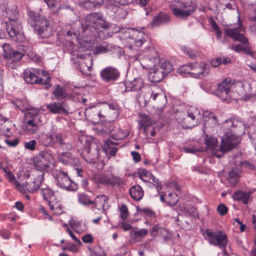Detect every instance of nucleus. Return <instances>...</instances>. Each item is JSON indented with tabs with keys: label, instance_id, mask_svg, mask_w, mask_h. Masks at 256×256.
<instances>
[{
	"label": "nucleus",
	"instance_id": "32",
	"mask_svg": "<svg viewBox=\"0 0 256 256\" xmlns=\"http://www.w3.org/2000/svg\"><path fill=\"white\" fill-rule=\"evenodd\" d=\"M250 193L248 192H244L240 190L234 192L232 198L234 200H241L244 204H246L248 203Z\"/></svg>",
	"mask_w": 256,
	"mask_h": 256
},
{
	"label": "nucleus",
	"instance_id": "18",
	"mask_svg": "<svg viewBox=\"0 0 256 256\" xmlns=\"http://www.w3.org/2000/svg\"><path fill=\"white\" fill-rule=\"evenodd\" d=\"M85 114L90 120L94 122H98L102 118H104L103 115L101 114L100 108L96 106H92L86 108Z\"/></svg>",
	"mask_w": 256,
	"mask_h": 256
},
{
	"label": "nucleus",
	"instance_id": "17",
	"mask_svg": "<svg viewBox=\"0 0 256 256\" xmlns=\"http://www.w3.org/2000/svg\"><path fill=\"white\" fill-rule=\"evenodd\" d=\"M47 109L54 114H67L68 112L67 110L68 106L64 102H53L46 106Z\"/></svg>",
	"mask_w": 256,
	"mask_h": 256
},
{
	"label": "nucleus",
	"instance_id": "23",
	"mask_svg": "<svg viewBox=\"0 0 256 256\" xmlns=\"http://www.w3.org/2000/svg\"><path fill=\"white\" fill-rule=\"evenodd\" d=\"M54 144H56L58 146L63 150H68L72 148L71 144L60 134H56L54 135Z\"/></svg>",
	"mask_w": 256,
	"mask_h": 256
},
{
	"label": "nucleus",
	"instance_id": "60",
	"mask_svg": "<svg viewBox=\"0 0 256 256\" xmlns=\"http://www.w3.org/2000/svg\"><path fill=\"white\" fill-rule=\"evenodd\" d=\"M133 0H114V2L120 6H126L132 3Z\"/></svg>",
	"mask_w": 256,
	"mask_h": 256
},
{
	"label": "nucleus",
	"instance_id": "59",
	"mask_svg": "<svg viewBox=\"0 0 256 256\" xmlns=\"http://www.w3.org/2000/svg\"><path fill=\"white\" fill-rule=\"evenodd\" d=\"M82 240L84 243H92L94 242V238L92 234H86L82 236Z\"/></svg>",
	"mask_w": 256,
	"mask_h": 256
},
{
	"label": "nucleus",
	"instance_id": "26",
	"mask_svg": "<svg viewBox=\"0 0 256 256\" xmlns=\"http://www.w3.org/2000/svg\"><path fill=\"white\" fill-rule=\"evenodd\" d=\"M160 62L159 58L155 56L152 58L145 57L142 60V65L146 69L151 70L158 66Z\"/></svg>",
	"mask_w": 256,
	"mask_h": 256
},
{
	"label": "nucleus",
	"instance_id": "34",
	"mask_svg": "<svg viewBox=\"0 0 256 256\" xmlns=\"http://www.w3.org/2000/svg\"><path fill=\"white\" fill-rule=\"evenodd\" d=\"M204 121L206 122L204 128L206 129L208 127L207 124L212 122L214 124H217V120L213 113L207 110L204 111L203 113Z\"/></svg>",
	"mask_w": 256,
	"mask_h": 256
},
{
	"label": "nucleus",
	"instance_id": "2",
	"mask_svg": "<svg viewBox=\"0 0 256 256\" xmlns=\"http://www.w3.org/2000/svg\"><path fill=\"white\" fill-rule=\"evenodd\" d=\"M81 26L82 32L85 36L104 38L102 32L100 31L99 28L107 29L110 26V24L105 20L102 13L92 12L86 16Z\"/></svg>",
	"mask_w": 256,
	"mask_h": 256
},
{
	"label": "nucleus",
	"instance_id": "37",
	"mask_svg": "<svg viewBox=\"0 0 256 256\" xmlns=\"http://www.w3.org/2000/svg\"><path fill=\"white\" fill-rule=\"evenodd\" d=\"M54 95L58 100H62L66 99L67 98H70L66 90L62 87L57 86L56 88L53 92Z\"/></svg>",
	"mask_w": 256,
	"mask_h": 256
},
{
	"label": "nucleus",
	"instance_id": "41",
	"mask_svg": "<svg viewBox=\"0 0 256 256\" xmlns=\"http://www.w3.org/2000/svg\"><path fill=\"white\" fill-rule=\"evenodd\" d=\"M115 145L116 142L110 140H107L105 144L104 150L111 156H114L118 150V148L114 146Z\"/></svg>",
	"mask_w": 256,
	"mask_h": 256
},
{
	"label": "nucleus",
	"instance_id": "40",
	"mask_svg": "<svg viewBox=\"0 0 256 256\" xmlns=\"http://www.w3.org/2000/svg\"><path fill=\"white\" fill-rule=\"evenodd\" d=\"M50 209L55 214H60L63 212L62 206L60 204L56 199L54 201L48 204Z\"/></svg>",
	"mask_w": 256,
	"mask_h": 256
},
{
	"label": "nucleus",
	"instance_id": "57",
	"mask_svg": "<svg viewBox=\"0 0 256 256\" xmlns=\"http://www.w3.org/2000/svg\"><path fill=\"white\" fill-rule=\"evenodd\" d=\"M217 210L220 215L224 216L227 213L228 208L224 204H220L218 206Z\"/></svg>",
	"mask_w": 256,
	"mask_h": 256
},
{
	"label": "nucleus",
	"instance_id": "47",
	"mask_svg": "<svg viewBox=\"0 0 256 256\" xmlns=\"http://www.w3.org/2000/svg\"><path fill=\"white\" fill-rule=\"evenodd\" d=\"M111 47L112 46L109 44H106L105 45L104 44H103L96 46L95 48L94 52L96 54L105 53L111 50Z\"/></svg>",
	"mask_w": 256,
	"mask_h": 256
},
{
	"label": "nucleus",
	"instance_id": "25",
	"mask_svg": "<svg viewBox=\"0 0 256 256\" xmlns=\"http://www.w3.org/2000/svg\"><path fill=\"white\" fill-rule=\"evenodd\" d=\"M142 36V34L140 32L136 36H132L128 41V48L130 50H138L145 41Z\"/></svg>",
	"mask_w": 256,
	"mask_h": 256
},
{
	"label": "nucleus",
	"instance_id": "24",
	"mask_svg": "<svg viewBox=\"0 0 256 256\" xmlns=\"http://www.w3.org/2000/svg\"><path fill=\"white\" fill-rule=\"evenodd\" d=\"M144 86V82L142 78H134L132 81L126 82V91L140 90Z\"/></svg>",
	"mask_w": 256,
	"mask_h": 256
},
{
	"label": "nucleus",
	"instance_id": "44",
	"mask_svg": "<svg viewBox=\"0 0 256 256\" xmlns=\"http://www.w3.org/2000/svg\"><path fill=\"white\" fill-rule=\"evenodd\" d=\"M6 176L9 182L14 184L15 186L20 192L24 191V188L22 186V184L16 180L14 176L11 172H8V173L6 174Z\"/></svg>",
	"mask_w": 256,
	"mask_h": 256
},
{
	"label": "nucleus",
	"instance_id": "8",
	"mask_svg": "<svg viewBox=\"0 0 256 256\" xmlns=\"http://www.w3.org/2000/svg\"><path fill=\"white\" fill-rule=\"evenodd\" d=\"M50 158H52L51 155L48 152H40L33 158L32 163L34 168L32 170L40 172L44 176V172L48 170Z\"/></svg>",
	"mask_w": 256,
	"mask_h": 256
},
{
	"label": "nucleus",
	"instance_id": "14",
	"mask_svg": "<svg viewBox=\"0 0 256 256\" xmlns=\"http://www.w3.org/2000/svg\"><path fill=\"white\" fill-rule=\"evenodd\" d=\"M102 79L106 82H112L120 76L119 70L114 67L108 66L102 69L100 72Z\"/></svg>",
	"mask_w": 256,
	"mask_h": 256
},
{
	"label": "nucleus",
	"instance_id": "12",
	"mask_svg": "<svg viewBox=\"0 0 256 256\" xmlns=\"http://www.w3.org/2000/svg\"><path fill=\"white\" fill-rule=\"evenodd\" d=\"M224 32L226 34L236 40L239 41L243 44H246L248 40L244 36V28L240 24L236 28H226Z\"/></svg>",
	"mask_w": 256,
	"mask_h": 256
},
{
	"label": "nucleus",
	"instance_id": "42",
	"mask_svg": "<svg viewBox=\"0 0 256 256\" xmlns=\"http://www.w3.org/2000/svg\"><path fill=\"white\" fill-rule=\"evenodd\" d=\"M39 126L35 123L32 119L28 120L26 125V130L30 134H34L38 132Z\"/></svg>",
	"mask_w": 256,
	"mask_h": 256
},
{
	"label": "nucleus",
	"instance_id": "1",
	"mask_svg": "<svg viewBox=\"0 0 256 256\" xmlns=\"http://www.w3.org/2000/svg\"><path fill=\"white\" fill-rule=\"evenodd\" d=\"M221 130L224 134L221 138L222 143L220 146H218V140L214 138H210L206 140V146L218 158L239 144L240 140L238 135L244 132V124L234 118L227 120L222 123Z\"/></svg>",
	"mask_w": 256,
	"mask_h": 256
},
{
	"label": "nucleus",
	"instance_id": "46",
	"mask_svg": "<svg viewBox=\"0 0 256 256\" xmlns=\"http://www.w3.org/2000/svg\"><path fill=\"white\" fill-rule=\"evenodd\" d=\"M58 160L64 164H71V154L68 152H62L58 156Z\"/></svg>",
	"mask_w": 256,
	"mask_h": 256
},
{
	"label": "nucleus",
	"instance_id": "63",
	"mask_svg": "<svg viewBox=\"0 0 256 256\" xmlns=\"http://www.w3.org/2000/svg\"><path fill=\"white\" fill-rule=\"evenodd\" d=\"M139 212L144 213V214H146V216L150 217H152L154 216V212L150 209L142 208L140 209V210H139Z\"/></svg>",
	"mask_w": 256,
	"mask_h": 256
},
{
	"label": "nucleus",
	"instance_id": "21",
	"mask_svg": "<svg viewBox=\"0 0 256 256\" xmlns=\"http://www.w3.org/2000/svg\"><path fill=\"white\" fill-rule=\"evenodd\" d=\"M170 21V18L168 14L160 12L153 18L150 24L152 27H156L162 24H166Z\"/></svg>",
	"mask_w": 256,
	"mask_h": 256
},
{
	"label": "nucleus",
	"instance_id": "15",
	"mask_svg": "<svg viewBox=\"0 0 256 256\" xmlns=\"http://www.w3.org/2000/svg\"><path fill=\"white\" fill-rule=\"evenodd\" d=\"M28 22L29 24L36 30L41 28L43 26L44 27V22L48 21L45 18L40 16V14L34 12H28Z\"/></svg>",
	"mask_w": 256,
	"mask_h": 256
},
{
	"label": "nucleus",
	"instance_id": "62",
	"mask_svg": "<svg viewBox=\"0 0 256 256\" xmlns=\"http://www.w3.org/2000/svg\"><path fill=\"white\" fill-rule=\"evenodd\" d=\"M139 176L140 178H142V177L146 176L149 178L150 175L152 174L151 173L149 172L147 170L144 169L141 170L139 171Z\"/></svg>",
	"mask_w": 256,
	"mask_h": 256
},
{
	"label": "nucleus",
	"instance_id": "19",
	"mask_svg": "<svg viewBox=\"0 0 256 256\" xmlns=\"http://www.w3.org/2000/svg\"><path fill=\"white\" fill-rule=\"evenodd\" d=\"M94 182L104 185L112 186L116 182V178L112 175L106 174H96L93 176Z\"/></svg>",
	"mask_w": 256,
	"mask_h": 256
},
{
	"label": "nucleus",
	"instance_id": "38",
	"mask_svg": "<svg viewBox=\"0 0 256 256\" xmlns=\"http://www.w3.org/2000/svg\"><path fill=\"white\" fill-rule=\"evenodd\" d=\"M2 49L4 51L3 56L5 58L8 59L15 56L16 52H20L18 51L14 50L11 46L7 44H2Z\"/></svg>",
	"mask_w": 256,
	"mask_h": 256
},
{
	"label": "nucleus",
	"instance_id": "49",
	"mask_svg": "<svg viewBox=\"0 0 256 256\" xmlns=\"http://www.w3.org/2000/svg\"><path fill=\"white\" fill-rule=\"evenodd\" d=\"M178 225L182 228L185 230H190L192 228V225L190 223V220H180L178 218L176 220Z\"/></svg>",
	"mask_w": 256,
	"mask_h": 256
},
{
	"label": "nucleus",
	"instance_id": "16",
	"mask_svg": "<svg viewBox=\"0 0 256 256\" xmlns=\"http://www.w3.org/2000/svg\"><path fill=\"white\" fill-rule=\"evenodd\" d=\"M108 200V196L104 194L97 196L94 200H92V205H93V210L98 209L101 212L105 214L106 210L108 208V206H106V204Z\"/></svg>",
	"mask_w": 256,
	"mask_h": 256
},
{
	"label": "nucleus",
	"instance_id": "9",
	"mask_svg": "<svg viewBox=\"0 0 256 256\" xmlns=\"http://www.w3.org/2000/svg\"><path fill=\"white\" fill-rule=\"evenodd\" d=\"M206 239L210 244L224 248L227 244L226 234L221 231L212 232L210 229L206 231Z\"/></svg>",
	"mask_w": 256,
	"mask_h": 256
},
{
	"label": "nucleus",
	"instance_id": "6",
	"mask_svg": "<svg viewBox=\"0 0 256 256\" xmlns=\"http://www.w3.org/2000/svg\"><path fill=\"white\" fill-rule=\"evenodd\" d=\"M208 65L204 62L190 64L180 68V72L191 74L196 78H202L208 74Z\"/></svg>",
	"mask_w": 256,
	"mask_h": 256
},
{
	"label": "nucleus",
	"instance_id": "33",
	"mask_svg": "<svg viewBox=\"0 0 256 256\" xmlns=\"http://www.w3.org/2000/svg\"><path fill=\"white\" fill-rule=\"evenodd\" d=\"M44 23V26L36 30L37 32L42 38H48L52 34V28L48 21H45Z\"/></svg>",
	"mask_w": 256,
	"mask_h": 256
},
{
	"label": "nucleus",
	"instance_id": "50",
	"mask_svg": "<svg viewBox=\"0 0 256 256\" xmlns=\"http://www.w3.org/2000/svg\"><path fill=\"white\" fill-rule=\"evenodd\" d=\"M180 210L186 216H192L194 215L196 208L194 207H186L185 206H182L180 207Z\"/></svg>",
	"mask_w": 256,
	"mask_h": 256
},
{
	"label": "nucleus",
	"instance_id": "4",
	"mask_svg": "<svg viewBox=\"0 0 256 256\" xmlns=\"http://www.w3.org/2000/svg\"><path fill=\"white\" fill-rule=\"evenodd\" d=\"M196 8V0H173L170 8L177 18L185 19L194 12Z\"/></svg>",
	"mask_w": 256,
	"mask_h": 256
},
{
	"label": "nucleus",
	"instance_id": "7",
	"mask_svg": "<svg viewBox=\"0 0 256 256\" xmlns=\"http://www.w3.org/2000/svg\"><path fill=\"white\" fill-rule=\"evenodd\" d=\"M56 185L61 188L68 191H76L78 190V184L72 181L67 172L60 170H56L54 174Z\"/></svg>",
	"mask_w": 256,
	"mask_h": 256
},
{
	"label": "nucleus",
	"instance_id": "11",
	"mask_svg": "<svg viewBox=\"0 0 256 256\" xmlns=\"http://www.w3.org/2000/svg\"><path fill=\"white\" fill-rule=\"evenodd\" d=\"M23 77L25 82L28 84H42L45 85L46 88L50 86L49 84L50 78L48 77L47 80L43 82V80L38 78L36 76L34 70L32 69H26L23 72Z\"/></svg>",
	"mask_w": 256,
	"mask_h": 256
},
{
	"label": "nucleus",
	"instance_id": "52",
	"mask_svg": "<svg viewBox=\"0 0 256 256\" xmlns=\"http://www.w3.org/2000/svg\"><path fill=\"white\" fill-rule=\"evenodd\" d=\"M120 216L123 220H126L128 216V211L127 206L123 204L120 208Z\"/></svg>",
	"mask_w": 256,
	"mask_h": 256
},
{
	"label": "nucleus",
	"instance_id": "56",
	"mask_svg": "<svg viewBox=\"0 0 256 256\" xmlns=\"http://www.w3.org/2000/svg\"><path fill=\"white\" fill-rule=\"evenodd\" d=\"M182 50L191 58L193 59L196 58V53L191 48L184 46L182 48Z\"/></svg>",
	"mask_w": 256,
	"mask_h": 256
},
{
	"label": "nucleus",
	"instance_id": "45",
	"mask_svg": "<svg viewBox=\"0 0 256 256\" xmlns=\"http://www.w3.org/2000/svg\"><path fill=\"white\" fill-rule=\"evenodd\" d=\"M140 125L142 127L144 128L146 130V128L154 124V121L152 120L146 114L142 116L141 120L140 122Z\"/></svg>",
	"mask_w": 256,
	"mask_h": 256
},
{
	"label": "nucleus",
	"instance_id": "35",
	"mask_svg": "<svg viewBox=\"0 0 256 256\" xmlns=\"http://www.w3.org/2000/svg\"><path fill=\"white\" fill-rule=\"evenodd\" d=\"M54 136L51 133L42 134L39 138L40 142L44 146H51L53 144Z\"/></svg>",
	"mask_w": 256,
	"mask_h": 256
},
{
	"label": "nucleus",
	"instance_id": "61",
	"mask_svg": "<svg viewBox=\"0 0 256 256\" xmlns=\"http://www.w3.org/2000/svg\"><path fill=\"white\" fill-rule=\"evenodd\" d=\"M66 231L68 232V234L70 236V237L76 242H78L79 246L82 245V242H80V240L78 239L74 234L72 232V231L70 229V228H68Z\"/></svg>",
	"mask_w": 256,
	"mask_h": 256
},
{
	"label": "nucleus",
	"instance_id": "39",
	"mask_svg": "<svg viewBox=\"0 0 256 256\" xmlns=\"http://www.w3.org/2000/svg\"><path fill=\"white\" fill-rule=\"evenodd\" d=\"M90 60H86L84 61L81 62L78 65V68L81 72L86 76H89L92 68V66H88V64L90 62Z\"/></svg>",
	"mask_w": 256,
	"mask_h": 256
},
{
	"label": "nucleus",
	"instance_id": "54",
	"mask_svg": "<svg viewBox=\"0 0 256 256\" xmlns=\"http://www.w3.org/2000/svg\"><path fill=\"white\" fill-rule=\"evenodd\" d=\"M163 228L160 227L158 225L154 226L152 230H150V234L153 237L156 236H160L161 230H162Z\"/></svg>",
	"mask_w": 256,
	"mask_h": 256
},
{
	"label": "nucleus",
	"instance_id": "29",
	"mask_svg": "<svg viewBox=\"0 0 256 256\" xmlns=\"http://www.w3.org/2000/svg\"><path fill=\"white\" fill-rule=\"evenodd\" d=\"M23 54L21 52H16L15 56L7 59L6 66L8 68L16 69L20 64V60L22 58Z\"/></svg>",
	"mask_w": 256,
	"mask_h": 256
},
{
	"label": "nucleus",
	"instance_id": "10",
	"mask_svg": "<svg viewBox=\"0 0 256 256\" xmlns=\"http://www.w3.org/2000/svg\"><path fill=\"white\" fill-rule=\"evenodd\" d=\"M232 86V80L226 78L218 84L217 89L214 92V94L223 100H226L231 98L230 88Z\"/></svg>",
	"mask_w": 256,
	"mask_h": 256
},
{
	"label": "nucleus",
	"instance_id": "53",
	"mask_svg": "<svg viewBox=\"0 0 256 256\" xmlns=\"http://www.w3.org/2000/svg\"><path fill=\"white\" fill-rule=\"evenodd\" d=\"M36 140H32L28 142H24V146L26 149L32 151L36 149Z\"/></svg>",
	"mask_w": 256,
	"mask_h": 256
},
{
	"label": "nucleus",
	"instance_id": "55",
	"mask_svg": "<svg viewBox=\"0 0 256 256\" xmlns=\"http://www.w3.org/2000/svg\"><path fill=\"white\" fill-rule=\"evenodd\" d=\"M159 236L162 238L164 242H167L170 239V234L166 229L163 228L162 230H161Z\"/></svg>",
	"mask_w": 256,
	"mask_h": 256
},
{
	"label": "nucleus",
	"instance_id": "3",
	"mask_svg": "<svg viewBox=\"0 0 256 256\" xmlns=\"http://www.w3.org/2000/svg\"><path fill=\"white\" fill-rule=\"evenodd\" d=\"M6 13L10 20V23H6L8 32L14 40L22 42L24 40V36L22 32L21 23L16 20L18 12L16 10V7L14 6L12 10L8 8L6 9Z\"/></svg>",
	"mask_w": 256,
	"mask_h": 256
},
{
	"label": "nucleus",
	"instance_id": "13",
	"mask_svg": "<svg viewBox=\"0 0 256 256\" xmlns=\"http://www.w3.org/2000/svg\"><path fill=\"white\" fill-rule=\"evenodd\" d=\"M80 140L84 142V154H90L91 151L98 154L100 145L98 140L92 136H82Z\"/></svg>",
	"mask_w": 256,
	"mask_h": 256
},
{
	"label": "nucleus",
	"instance_id": "27",
	"mask_svg": "<svg viewBox=\"0 0 256 256\" xmlns=\"http://www.w3.org/2000/svg\"><path fill=\"white\" fill-rule=\"evenodd\" d=\"M164 76L162 70H160L158 66L150 70L148 74V80L152 82H160Z\"/></svg>",
	"mask_w": 256,
	"mask_h": 256
},
{
	"label": "nucleus",
	"instance_id": "31",
	"mask_svg": "<svg viewBox=\"0 0 256 256\" xmlns=\"http://www.w3.org/2000/svg\"><path fill=\"white\" fill-rule=\"evenodd\" d=\"M130 194L134 200H140L144 196V192L140 186L136 185L130 188Z\"/></svg>",
	"mask_w": 256,
	"mask_h": 256
},
{
	"label": "nucleus",
	"instance_id": "28",
	"mask_svg": "<svg viewBox=\"0 0 256 256\" xmlns=\"http://www.w3.org/2000/svg\"><path fill=\"white\" fill-rule=\"evenodd\" d=\"M144 101L146 102V105L148 103L150 102V100L152 98L153 100H156V98H158V100L162 99L163 100V105L164 104V101L166 100V96H164L162 94H159L157 92H154L150 88H148V90L145 92L144 94Z\"/></svg>",
	"mask_w": 256,
	"mask_h": 256
},
{
	"label": "nucleus",
	"instance_id": "58",
	"mask_svg": "<svg viewBox=\"0 0 256 256\" xmlns=\"http://www.w3.org/2000/svg\"><path fill=\"white\" fill-rule=\"evenodd\" d=\"M187 117L184 119V122H188L189 118H190L192 121L194 122L196 118L194 112L192 110H188L187 112Z\"/></svg>",
	"mask_w": 256,
	"mask_h": 256
},
{
	"label": "nucleus",
	"instance_id": "20",
	"mask_svg": "<svg viewBox=\"0 0 256 256\" xmlns=\"http://www.w3.org/2000/svg\"><path fill=\"white\" fill-rule=\"evenodd\" d=\"M106 0H78V5L88 10H93L101 6Z\"/></svg>",
	"mask_w": 256,
	"mask_h": 256
},
{
	"label": "nucleus",
	"instance_id": "5",
	"mask_svg": "<svg viewBox=\"0 0 256 256\" xmlns=\"http://www.w3.org/2000/svg\"><path fill=\"white\" fill-rule=\"evenodd\" d=\"M23 176L26 181L22 185L24 189V192H20L22 193H26V192L34 193L37 191L42 185L44 177L42 172L36 170L26 171Z\"/></svg>",
	"mask_w": 256,
	"mask_h": 256
},
{
	"label": "nucleus",
	"instance_id": "48",
	"mask_svg": "<svg viewBox=\"0 0 256 256\" xmlns=\"http://www.w3.org/2000/svg\"><path fill=\"white\" fill-rule=\"evenodd\" d=\"M78 200L81 204L86 206L92 205V200H90L88 197L84 194H78Z\"/></svg>",
	"mask_w": 256,
	"mask_h": 256
},
{
	"label": "nucleus",
	"instance_id": "30",
	"mask_svg": "<svg viewBox=\"0 0 256 256\" xmlns=\"http://www.w3.org/2000/svg\"><path fill=\"white\" fill-rule=\"evenodd\" d=\"M241 172L240 166L232 168L228 173V180L229 182L232 184H235L240 178Z\"/></svg>",
	"mask_w": 256,
	"mask_h": 256
},
{
	"label": "nucleus",
	"instance_id": "64",
	"mask_svg": "<svg viewBox=\"0 0 256 256\" xmlns=\"http://www.w3.org/2000/svg\"><path fill=\"white\" fill-rule=\"evenodd\" d=\"M134 160L136 162H139L141 160L140 155L138 152L133 151L131 152Z\"/></svg>",
	"mask_w": 256,
	"mask_h": 256
},
{
	"label": "nucleus",
	"instance_id": "43",
	"mask_svg": "<svg viewBox=\"0 0 256 256\" xmlns=\"http://www.w3.org/2000/svg\"><path fill=\"white\" fill-rule=\"evenodd\" d=\"M158 68L162 70L163 74L166 76L172 72L173 70V66L169 62H164L158 64Z\"/></svg>",
	"mask_w": 256,
	"mask_h": 256
},
{
	"label": "nucleus",
	"instance_id": "36",
	"mask_svg": "<svg viewBox=\"0 0 256 256\" xmlns=\"http://www.w3.org/2000/svg\"><path fill=\"white\" fill-rule=\"evenodd\" d=\"M42 194L44 198L46 200L48 204L54 201L56 199L54 192L50 188H46L42 190Z\"/></svg>",
	"mask_w": 256,
	"mask_h": 256
},
{
	"label": "nucleus",
	"instance_id": "22",
	"mask_svg": "<svg viewBox=\"0 0 256 256\" xmlns=\"http://www.w3.org/2000/svg\"><path fill=\"white\" fill-rule=\"evenodd\" d=\"M148 233V230L145 228L138 230H131L130 233V242L131 243L140 242L147 235Z\"/></svg>",
	"mask_w": 256,
	"mask_h": 256
},
{
	"label": "nucleus",
	"instance_id": "51",
	"mask_svg": "<svg viewBox=\"0 0 256 256\" xmlns=\"http://www.w3.org/2000/svg\"><path fill=\"white\" fill-rule=\"evenodd\" d=\"M148 180L150 183H152L156 187L157 190L159 193H160V190L162 189V186L160 184L158 180L152 174L148 178Z\"/></svg>",
	"mask_w": 256,
	"mask_h": 256
}]
</instances>
